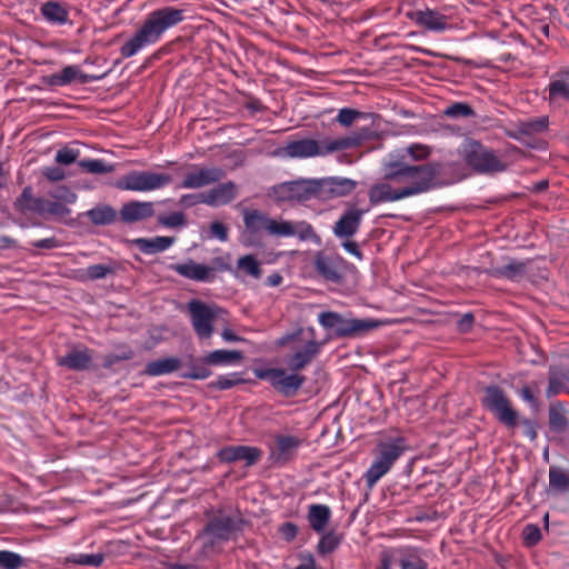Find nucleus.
I'll list each match as a JSON object with an SVG mask.
<instances>
[{
	"instance_id": "obj_60",
	"label": "nucleus",
	"mask_w": 569,
	"mask_h": 569,
	"mask_svg": "<svg viewBox=\"0 0 569 569\" xmlns=\"http://www.w3.org/2000/svg\"><path fill=\"white\" fill-rule=\"evenodd\" d=\"M342 247L345 248L346 251H348L349 253H351L352 256L357 257L359 260L362 259V253L361 251L359 250V247L357 244V242L355 241H351L350 238L349 239H346L343 242H342Z\"/></svg>"
},
{
	"instance_id": "obj_7",
	"label": "nucleus",
	"mask_w": 569,
	"mask_h": 569,
	"mask_svg": "<svg viewBox=\"0 0 569 569\" xmlns=\"http://www.w3.org/2000/svg\"><path fill=\"white\" fill-rule=\"evenodd\" d=\"M292 342L293 353L286 359L288 368L300 371L306 368L320 351V343L315 339V329H300L298 332L280 339L279 345Z\"/></svg>"
},
{
	"instance_id": "obj_24",
	"label": "nucleus",
	"mask_w": 569,
	"mask_h": 569,
	"mask_svg": "<svg viewBox=\"0 0 569 569\" xmlns=\"http://www.w3.org/2000/svg\"><path fill=\"white\" fill-rule=\"evenodd\" d=\"M383 172H386V164L383 166ZM368 194L371 204L395 202L403 199L395 181L388 179L386 173H383V180L375 183Z\"/></svg>"
},
{
	"instance_id": "obj_28",
	"label": "nucleus",
	"mask_w": 569,
	"mask_h": 569,
	"mask_svg": "<svg viewBox=\"0 0 569 569\" xmlns=\"http://www.w3.org/2000/svg\"><path fill=\"white\" fill-rule=\"evenodd\" d=\"M548 92L551 103L560 100L569 102V68L560 69L551 76Z\"/></svg>"
},
{
	"instance_id": "obj_34",
	"label": "nucleus",
	"mask_w": 569,
	"mask_h": 569,
	"mask_svg": "<svg viewBox=\"0 0 569 569\" xmlns=\"http://www.w3.org/2000/svg\"><path fill=\"white\" fill-rule=\"evenodd\" d=\"M568 382L569 371L567 369L560 367H551L549 370V386L547 389V397L551 398L562 392L566 389Z\"/></svg>"
},
{
	"instance_id": "obj_2",
	"label": "nucleus",
	"mask_w": 569,
	"mask_h": 569,
	"mask_svg": "<svg viewBox=\"0 0 569 569\" xmlns=\"http://www.w3.org/2000/svg\"><path fill=\"white\" fill-rule=\"evenodd\" d=\"M243 224L244 231L241 234V243L246 247L260 246L261 239L259 233L261 231L277 238L298 236L302 240H308L316 237L313 228L306 221L273 219L266 212L257 209L243 210Z\"/></svg>"
},
{
	"instance_id": "obj_33",
	"label": "nucleus",
	"mask_w": 569,
	"mask_h": 569,
	"mask_svg": "<svg viewBox=\"0 0 569 569\" xmlns=\"http://www.w3.org/2000/svg\"><path fill=\"white\" fill-rule=\"evenodd\" d=\"M527 273V263L512 260L509 263L493 268L491 274L496 278H505L511 281L522 279Z\"/></svg>"
},
{
	"instance_id": "obj_45",
	"label": "nucleus",
	"mask_w": 569,
	"mask_h": 569,
	"mask_svg": "<svg viewBox=\"0 0 569 569\" xmlns=\"http://www.w3.org/2000/svg\"><path fill=\"white\" fill-rule=\"evenodd\" d=\"M79 166L90 173H109L113 170L112 166L100 159L82 160Z\"/></svg>"
},
{
	"instance_id": "obj_5",
	"label": "nucleus",
	"mask_w": 569,
	"mask_h": 569,
	"mask_svg": "<svg viewBox=\"0 0 569 569\" xmlns=\"http://www.w3.org/2000/svg\"><path fill=\"white\" fill-rule=\"evenodd\" d=\"M408 449L409 446L407 443V439L402 436H392L380 439L376 446L375 460L365 475L367 486L369 488L376 486V483L390 471L395 462Z\"/></svg>"
},
{
	"instance_id": "obj_51",
	"label": "nucleus",
	"mask_w": 569,
	"mask_h": 569,
	"mask_svg": "<svg viewBox=\"0 0 569 569\" xmlns=\"http://www.w3.org/2000/svg\"><path fill=\"white\" fill-rule=\"evenodd\" d=\"M158 221L164 227L176 228L184 223V216L182 212H172L168 216H159Z\"/></svg>"
},
{
	"instance_id": "obj_23",
	"label": "nucleus",
	"mask_w": 569,
	"mask_h": 569,
	"mask_svg": "<svg viewBox=\"0 0 569 569\" xmlns=\"http://www.w3.org/2000/svg\"><path fill=\"white\" fill-rule=\"evenodd\" d=\"M237 194V184L232 181H228L200 193L199 201L210 207H220L230 203L233 199H236Z\"/></svg>"
},
{
	"instance_id": "obj_62",
	"label": "nucleus",
	"mask_w": 569,
	"mask_h": 569,
	"mask_svg": "<svg viewBox=\"0 0 569 569\" xmlns=\"http://www.w3.org/2000/svg\"><path fill=\"white\" fill-rule=\"evenodd\" d=\"M520 423L525 427L526 436L530 439H535L537 437L535 423L529 419H521Z\"/></svg>"
},
{
	"instance_id": "obj_44",
	"label": "nucleus",
	"mask_w": 569,
	"mask_h": 569,
	"mask_svg": "<svg viewBox=\"0 0 569 569\" xmlns=\"http://www.w3.org/2000/svg\"><path fill=\"white\" fill-rule=\"evenodd\" d=\"M549 426L552 431L560 433L567 429L568 421L560 410L551 407L549 409Z\"/></svg>"
},
{
	"instance_id": "obj_10",
	"label": "nucleus",
	"mask_w": 569,
	"mask_h": 569,
	"mask_svg": "<svg viewBox=\"0 0 569 569\" xmlns=\"http://www.w3.org/2000/svg\"><path fill=\"white\" fill-rule=\"evenodd\" d=\"M172 182V177L164 172L132 170L120 177L114 186L119 190L150 192L162 189Z\"/></svg>"
},
{
	"instance_id": "obj_29",
	"label": "nucleus",
	"mask_w": 569,
	"mask_h": 569,
	"mask_svg": "<svg viewBox=\"0 0 569 569\" xmlns=\"http://www.w3.org/2000/svg\"><path fill=\"white\" fill-rule=\"evenodd\" d=\"M307 519L310 528L320 533L331 519V509L327 505L313 503L308 507Z\"/></svg>"
},
{
	"instance_id": "obj_17",
	"label": "nucleus",
	"mask_w": 569,
	"mask_h": 569,
	"mask_svg": "<svg viewBox=\"0 0 569 569\" xmlns=\"http://www.w3.org/2000/svg\"><path fill=\"white\" fill-rule=\"evenodd\" d=\"M217 457L223 463L243 462L251 467L261 459L262 450L251 446H228L220 449Z\"/></svg>"
},
{
	"instance_id": "obj_42",
	"label": "nucleus",
	"mask_w": 569,
	"mask_h": 569,
	"mask_svg": "<svg viewBox=\"0 0 569 569\" xmlns=\"http://www.w3.org/2000/svg\"><path fill=\"white\" fill-rule=\"evenodd\" d=\"M340 545V537L333 532L330 531L328 533H325L319 543H318V552L320 555H328L336 550L338 546Z\"/></svg>"
},
{
	"instance_id": "obj_1",
	"label": "nucleus",
	"mask_w": 569,
	"mask_h": 569,
	"mask_svg": "<svg viewBox=\"0 0 569 569\" xmlns=\"http://www.w3.org/2000/svg\"><path fill=\"white\" fill-rule=\"evenodd\" d=\"M459 168L455 162L409 164L402 157L386 162V177L395 181L405 199L429 191L439 178L448 172H459Z\"/></svg>"
},
{
	"instance_id": "obj_16",
	"label": "nucleus",
	"mask_w": 569,
	"mask_h": 569,
	"mask_svg": "<svg viewBox=\"0 0 569 569\" xmlns=\"http://www.w3.org/2000/svg\"><path fill=\"white\" fill-rule=\"evenodd\" d=\"M346 260L338 254L318 253L315 259L316 271L327 281L341 282L346 273Z\"/></svg>"
},
{
	"instance_id": "obj_57",
	"label": "nucleus",
	"mask_w": 569,
	"mask_h": 569,
	"mask_svg": "<svg viewBox=\"0 0 569 569\" xmlns=\"http://www.w3.org/2000/svg\"><path fill=\"white\" fill-rule=\"evenodd\" d=\"M408 154H410L416 160L425 159L429 156L430 150L428 147L422 144H413L407 148Z\"/></svg>"
},
{
	"instance_id": "obj_49",
	"label": "nucleus",
	"mask_w": 569,
	"mask_h": 569,
	"mask_svg": "<svg viewBox=\"0 0 569 569\" xmlns=\"http://www.w3.org/2000/svg\"><path fill=\"white\" fill-rule=\"evenodd\" d=\"M80 156V151L78 149H72L69 147H64L57 151L56 153V162L59 164L69 166L78 160Z\"/></svg>"
},
{
	"instance_id": "obj_40",
	"label": "nucleus",
	"mask_w": 569,
	"mask_h": 569,
	"mask_svg": "<svg viewBox=\"0 0 569 569\" xmlns=\"http://www.w3.org/2000/svg\"><path fill=\"white\" fill-rule=\"evenodd\" d=\"M26 565V560L18 553L9 550H0L1 569H20Z\"/></svg>"
},
{
	"instance_id": "obj_36",
	"label": "nucleus",
	"mask_w": 569,
	"mask_h": 569,
	"mask_svg": "<svg viewBox=\"0 0 569 569\" xmlns=\"http://www.w3.org/2000/svg\"><path fill=\"white\" fill-rule=\"evenodd\" d=\"M86 214L96 226L111 224L117 218V211L107 204L92 208Z\"/></svg>"
},
{
	"instance_id": "obj_31",
	"label": "nucleus",
	"mask_w": 569,
	"mask_h": 569,
	"mask_svg": "<svg viewBox=\"0 0 569 569\" xmlns=\"http://www.w3.org/2000/svg\"><path fill=\"white\" fill-rule=\"evenodd\" d=\"M242 359V353L237 350H213L201 358V363L207 366H227L237 363Z\"/></svg>"
},
{
	"instance_id": "obj_18",
	"label": "nucleus",
	"mask_w": 569,
	"mask_h": 569,
	"mask_svg": "<svg viewBox=\"0 0 569 569\" xmlns=\"http://www.w3.org/2000/svg\"><path fill=\"white\" fill-rule=\"evenodd\" d=\"M93 351L84 346H72L63 356L57 357L60 367L73 371H87L92 368Z\"/></svg>"
},
{
	"instance_id": "obj_21",
	"label": "nucleus",
	"mask_w": 569,
	"mask_h": 569,
	"mask_svg": "<svg viewBox=\"0 0 569 569\" xmlns=\"http://www.w3.org/2000/svg\"><path fill=\"white\" fill-rule=\"evenodd\" d=\"M169 268L179 276L198 282L213 281L217 270L214 266L198 263L191 259L183 263L171 264Z\"/></svg>"
},
{
	"instance_id": "obj_19",
	"label": "nucleus",
	"mask_w": 569,
	"mask_h": 569,
	"mask_svg": "<svg viewBox=\"0 0 569 569\" xmlns=\"http://www.w3.org/2000/svg\"><path fill=\"white\" fill-rule=\"evenodd\" d=\"M226 172L220 167H199L188 172L180 187L184 189H199L220 181Z\"/></svg>"
},
{
	"instance_id": "obj_26",
	"label": "nucleus",
	"mask_w": 569,
	"mask_h": 569,
	"mask_svg": "<svg viewBox=\"0 0 569 569\" xmlns=\"http://www.w3.org/2000/svg\"><path fill=\"white\" fill-rule=\"evenodd\" d=\"M363 212L359 209L347 210L333 226V233L340 239H349L355 236L361 223Z\"/></svg>"
},
{
	"instance_id": "obj_48",
	"label": "nucleus",
	"mask_w": 569,
	"mask_h": 569,
	"mask_svg": "<svg viewBox=\"0 0 569 569\" xmlns=\"http://www.w3.org/2000/svg\"><path fill=\"white\" fill-rule=\"evenodd\" d=\"M113 273V269L107 264H91L84 270V276L90 280L104 279Z\"/></svg>"
},
{
	"instance_id": "obj_12",
	"label": "nucleus",
	"mask_w": 569,
	"mask_h": 569,
	"mask_svg": "<svg viewBox=\"0 0 569 569\" xmlns=\"http://www.w3.org/2000/svg\"><path fill=\"white\" fill-rule=\"evenodd\" d=\"M259 379L267 380L284 396H293L301 388L306 378L297 372L287 373L284 369L268 368L256 371Z\"/></svg>"
},
{
	"instance_id": "obj_47",
	"label": "nucleus",
	"mask_w": 569,
	"mask_h": 569,
	"mask_svg": "<svg viewBox=\"0 0 569 569\" xmlns=\"http://www.w3.org/2000/svg\"><path fill=\"white\" fill-rule=\"evenodd\" d=\"M445 114L451 118H468L475 114L473 109L463 102H456L446 108Z\"/></svg>"
},
{
	"instance_id": "obj_30",
	"label": "nucleus",
	"mask_w": 569,
	"mask_h": 569,
	"mask_svg": "<svg viewBox=\"0 0 569 569\" xmlns=\"http://www.w3.org/2000/svg\"><path fill=\"white\" fill-rule=\"evenodd\" d=\"M42 17L52 24H64L69 20V11L58 1H47L40 7Z\"/></svg>"
},
{
	"instance_id": "obj_32",
	"label": "nucleus",
	"mask_w": 569,
	"mask_h": 569,
	"mask_svg": "<svg viewBox=\"0 0 569 569\" xmlns=\"http://www.w3.org/2000/svg\"><path fill=\"white\" fill-rule=\"evenodd\" d=\"M27 208L29 211H34L38 213H50L60 218H63L70 213V209L63 203L44 199L33 200L32 203L27 204Z\"/></svg>"
},
{
	"instance_id": "obj_13",
	"label": "nucleus",
	"mask_w": 569,
	"mask_h": 569,
	"mask_svg": "<svg viewBox=\"0 0 569 569\" xmlns=\"http://www.w3.org/2000/svg\"><path fill=\"white\" fill-rule=\"evenodd\" d=\"M278 201H306L317 199V179L296 180L280 183L273 188Z\"/></svg>"
},
{
	"instance_id": "obj_53",
	"label": "nucleus",
	"mask_w": 569,
	"mask_h": 569,
	"mask_svg": "<svg viewBox=\"0 0 569 569\" xmlns=\"http://www.w3.org/2000/svg\"><path fill=\"white\" fill-rule=\"evenodd\" d=\"M401 569H428V563L420 557L402 558L400 560Z\"/></svg>"
},
{
	"instance_id": "obj_54",
	"label": "nucleus",
	"mask_w": 569,
	"mask_h": 569,
	"mask_svg": "<svg viewBox=\"0 0 569 569\" xmlns=\"http://www.w3.org/2000/svg\"><path fill=\"white\" fill-rule=\"evenodd\" d=\"M211 376V370L206 366H193L190 372L186 373L184 378L203 380Z\"/></svg>"
},
{
	"instance_id": "obj_35",
	"label": "nucleus",
	"mask_w": 569,
	"mask_h": 569,
	"mask_svg": "<svg viewBox=\"0 0 569 569\" xmlns=\"http://www.w3.org/2000/svg\"><path fill=\"white\" fill-rule=\"evenodd\" d=\"M181 367V360L176 357L162 358L149 362L146 366V373L152 377L168 375Z\"/></svg>"
},
{
	"instance_id": "obj_46",
	"label": "nucleus",
	"mask_w": 569,
	"mask_h": 569,
	"mask_svg": "<svg viewBox=\"0 0 569 569\" xmlns=\"http://www.w3.org/2000/svg\"><path fill=\"white\" fill-rule=\"evenodd\" d=\"M242 382L239 373H230L224 376H219L217 380L210 383V387L219 390L230 389Z\"/></svg>"
},
{
	"instance_id": "obj_58",
	"label": "nucleus",
	"mask_w": 569,
	"mask_h": 569,
	"mask_svg": "<svg viewBox=\"0 0 569 569\" xmlns=\"http://www.w3.org/2000/svg\"><path fill=\"white\" fill-rule=\"evenodd\" d=\"M43 176L50 181H61L66 178V172L59 167H48L43 170Z\"/></svg>"
},
{
	"instance_id": "obj_15",
	"label": "nucleus",
	"mask_w": 569,
	"mask_h": 569,
	"mask_svg": "<svg viewBox=\"0 0 569 569\" xmlns=\"http://www.w3.org/2000/svg\"><path fill=\"white\" fill-rule=\"evenodd\" d=\"M302 445V439L290 435H276L273 445L270 447L269 459L279 466L291 461Z\"/></svg>"
},
{
	"instance_id": "obj_14",
	"label": "nucleus",
	"mask_w": 569,
	"mask_h": 569,
	"mask_svg": "<svg viewBox=\"0 0 569 569\" xmlns=\"http://www.w3.org/2000/svg\"><path fill=\"white\" fill-rule=\"evenodd\" d=\"M357 187L355 180L341 177L317 179V199L327 201L350 194Z\"/></svg>"
},
{
	"instance_id": "obj_41",
	"label": "nucleus",
	"mask_w": 569,
	"mask_h": 569,
	"mask_svg": "<svg viewBox=\"0 0 569 569\" xmlns=\"http://www.w3.org/2000/svg\"><path fill=\"white\" fill-rule=\"evenodd\" d=\"M237 264L240 270L244 271L246 273L250 274L251 277L260 278V276H261L260 264L253 256L247 254V256L239 258Z\"/></svg>"
},
{
	"instance_id": "obj_9",
	"label": "nucleus",
	"mask_w": 569,
	"mask_h": 569,
	"mask_svg": "<svg viewBox=\"0 0 569 569\" xmlns=\"http://www.w3.org/2000/svg\"><path fill=\"white\" fill-rule=\"evenodd\" d=\"M459 154L469 167L479 173H492L505 170V164L495 152L476 140L468 139L459 147Z\"/></svg>"
},
{
	"instance_id": "obj_63",
	"label": "nucleus",
	"mask_w": 569,
	"mask_h": 569,
	"mask_svg": "<svg viewBox=\"0 0 569 569\" xmlns=\"http://www.w3.org/2000/svg\"><path fill=\"white\" fill-rule=\"evenodd\" d=\"M221 337L227 342L242 341L243 339L237 336L232 330L226 328L221 332Z\"/></svg>"
},
{
	"instance_id": "obj_38",
	"label": "nucleus",
	"mask_w": 569,
	"mask_h": 569,
	"mask_svg": "<svg viewBox=\"0 0 569 569\" xmlns=\"http://www.w3.org/2000/svg\"><path fill=\"white\" fill-rule=\"evenodd\" d=\"M174 239L171 237H156L153 239H142L140 240L141 248L148 253L161 252L168 249Z\"/></svg>"
},
{
	"instance_id": "obj_4",
	"label": "nucleus",
	"mask_w": 569,
	"mask_h": 569,
	"mask_svg": "<svg viewBox=\"0 0 569 569\" xmlns=\"http://www.w3.org/2000/svg\"><path fill=\"white\" fill-rule=\"evenodd\" d=\"M362 139L360 134H351L338 139L326 138L322 140L305 138L288 142L282 148V153L288 158L299 159L327 157L338 151L356 148L361 144Z\"/></svg>"
},
{
	"instance_id": "obj_59",
	"label": "nucleus",
	"mask_w": 569,
	"mask_h": 569,
	"mask_svg": "<svg viewBox=\"0 0 569 569\" xmlns=\"http://www.w3.org/2000/svg\"><path fill=\"white\" fill-rule=\"evenodd\" d=\"M280 531L287 540H292L298 533V528L292 522H286L282 525Z\"/></svg>"
},
{
	"instance_id": "obj_55",
	"label": "nucleus",
	"mask_w": 569,
	"mask_h": 569,
	"mask_svg": "<svg viewBox=\"0 0 569 569\" xmlns=\"http://www.w3.org/2000/svg\"><path fill=\"white\" fill-rule=\"evenodd\" d=\"M211 236L219 239L220 241L228 240V228L219 221H214L210 226Z\"/></svg>"
},
{
	"instance_id": "obj_25",
	"label": "nucleus",
	"mask_w": 569,
	"mask_h": 569,
	"mask_svg": "<svg viewBox=\"0 0 569 569\" xmlns=\"http://www.w3.org/2000/svg\"><path fill=\"white\" fill-rule=\"evenodd\" d=\"M408 17L430 31L441 32L448 28L447 17L432 9L416 10L408 13Z\"/></svg>"
},
{
	"instance_id": "obj_61",
	"label": "nucleus",
	"mask_w": 569,
	"mask_h": 569,
	"mask_svg": "<svg viewBox=\"0 0 569 569\" xmlns=\"http://www.w3.org/2000/svg\"><path fill=\"white\" fill-rule=\"evenodd\" d=\"M38 198H33L32 194H31V189L30 188H26L23 191H22V194H21V198L19 199V203H20V207L21 209L23 210H29L27 208V204L28 203H32L33 200H37Z\"/></svg>"
},
{
	"instance_id": "obj_43",
	"label": "nucleus",
	"mask_w": 569,
	"mask_h": 569,
	"mask_svg": "<svg viewBox=\"0 0 569 569\" xmlns=\"http://www.w3.org/2000/svg\"><path fill=\"white\" fill-rule=\"evenodd\" d=\"M548 126V121L546 118H538L527 121H521L519 123V130L523 134L532 136L538 132L543 131Z\"/></svg>"
},
{
	"instance_id": "obj_20",
	"label": "nucleus",
	"mask_w": 569,
	"mask_h": 569,
	"mask_svg": "<svg viewBox=\"0 0 569 569\" xmlns=\"http://www.w3.org/2000/svg\"><path fill=\"white\" fill-rule=\"evenodd\" d=\"M237 530L238 526L233 518L229 516H218L207 523L202 536L209 538L210 545H214L219 541L229 540Z\"/></svg>"
},
{
	"instance_id": "obj_11",
	"label": "nucleus",
	"mask_w": 569,
	"mask_h": 569,
	"mask_svg": "<svg viewBox=\"0 0 569 569\" xmlns=\"http://www.w3.org/2000/svg\"><path fill=\"white\" fill-rule=\"evenodd\" d=\"M482 405L507 428L513 429L519 423L518 412L512 408L510 399L501 388L497 386L486 387Z\"/></svg>"
},
{
	"instance_id": "obj_56",
	"label": "nucleus",
	"mask_w": 569,
	"mask_h": 569,
	"mask_svg": "<svg viewBox=\"0 0 569 569\" xmlns=\"http://www.w3.org/2000/svg\"><path fill=\"white\" fill-rule=\"evenodd\" d=\"M31 246L34 248H38V249L51 250V249L59 248L61 246V242L57 238L51 237V238L36 240V241L31 242Z\"/></svg>"
},
{
	"instance_id": "obj_39",
	"label": "nucleus",
	"mask_w": 569,
	"mask_h": 569,
	"mask_svg": "<svg viewBox=\"0 0 569 569\" xmlns=\"http://www.w3.org/2000/svg\"><path fill=\"white\" fill-rule=\"evenodd\" d=\"M104 560V556L101 552L87 555V553H77L71 555L67 558V561L70 563L79 565V566H88L98 568L102 565Z\"/></svg>"
},
{
	"instance_id": "obj_8",
	"label": "nucleus",
	"mask_w": 569,
	"mask_h": 569,
	"mask_svg": "<svg viewBox=\"0 0 569 569\" xmlns=\"http://www.w3.org/2000/svg\"><path fill=\"white\" fill-rule=\"evenodd\" d=\"M187 311L194 333L199 339H210L214 332V325L219 320L224 321L227 315V311L221 307L198 299H191L187 303Z\"/></svg>"
},
{
	"instance_id": "obj_52",
	"label": "nucleus",
	"mask_w": 569,
	"mask_h": 569,
	"mask_svg": "<svg viewBox=\"0 0 569 569\" xmlns=\"http://www.w3.org/2000/svg\"><path fill=\"white\" fill-rule=\"evenodd\" d=\"M523 538L529 546L538 543L541 539L539 527L536 525H527L523 529Z\"/></svg>"
},
{
	"instance_id": "obj_6",
	"label": "nucleus",
	"mask_w": 569,
	"mask_h": 569,
	"mask_svg": "<svg viewBox=\"0 0 569 569\" xmlns=\"http://www.w3.org/2000/svg\"><path fill=\"white\" fill-rule=\"evenodd\" d=\"M318 322L325 330L340 339L358 338L380 326V322L375 319H358L336 311L320 312Z\"/></svg>"
},
{
	"instance_id": "obj_64",
	"label": "nucleus",
	"mask_w": 569,
	"mask_h": 569,
	"mask_svg": "<svg viewBox=\"0 0 569 569\" xmlns=\"http://www.w3.org/2000/svg\"><path fill=\"white\" fill-rule=\"evenodd\" d=\"M163 569H201L196 565L190 563H168Z\"/></svg>"
},
{
	"instance_id": "obj_22",
	"label": "nucleus",
	"mask_w": 569,
	"mask_h": 569,
	"mask_svg": "<svg viewBox=\"0 0 569 569\" xmlns=\"http://www.w3.org/2000/svg\"><path fill=\"white\" fill-rule=\"evenodd\" d=\"M156 213L154 203L151 201L132 200L124 203L120 211V220L124 223L131 224L139 221H144Z\"/></svg>"
},
{
	"instance_id": "obj_50",
	"label": "nucleus",
	"mask_w": 569,
	"mask_h": 569,
	"mask_svg": "<svg viewBox=\"0 0 569 569\" xmlns=\"http://www.w3.org/2000/svg\"><path fill=\"white\" fill-rule=\"evenodd\" d=\"M361 117L362 113L360 111L350 108H343L339 110L337 121L343 127H349Z\"/></svg>"
},
{
	"instance_id": "obj_3",
	"label": "nucleus",
	"mask_w": 569,
	"mask_h": 569,
	"mask_svg": "<svg viewBox=\"0 0 569 569\" xmlns=\"http://www.w3.org/2000/svg\"><path fill=\"white\" fill-rule=\"evenodd\" d=\"M186 10L162 7L149 12L133 36L120 48L123 58H131L148 46L160 41L163 33L186 19Z\"/></svg>"
},
{
	"instance_id": "obj_37",
	"label": "nucleus",
	"mask_w": 569,
	"mask_h": 569,
	"mask_svg": "<svg viewBox=\"0 0 569 569\" xmlns=\"http://www.w3.org/2000/svg\"><path fill=\"white\" fill-rule=\"evenodd\" d=\"M549 487L557 493L569 492V473L561 468H549Z\"/></svg>"
},
{
	"instance_id": "obj_27",
	"label": "nucleus",
	"mask_w": 569,
	"mask_h": 569,
	"mask_svg": "<svg viewBox=\"0 0 569 569\" xmlns=\"http://www.w3.org/2000/svg\"><path fill=\"white\" fill-rule=\"evenodd\" d=\"M94 80H97L96 77L83 73L80 67L72 64L64 67L60 72L49 76L48 83L50 86L63 87L74 81L84 84Z\"/></svg>"
}]
</instances>
